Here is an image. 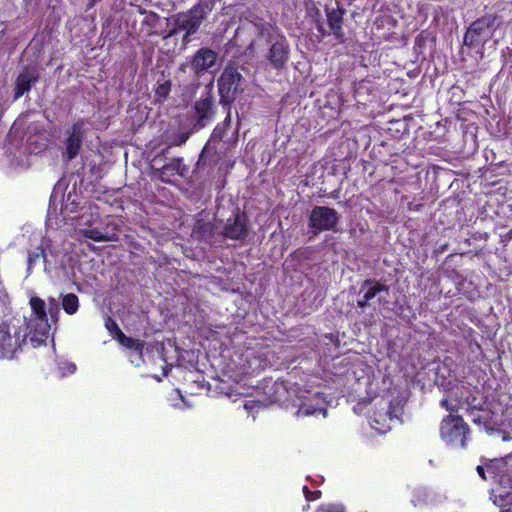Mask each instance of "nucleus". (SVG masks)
<instances>
[{"label":"nucleus","instance_id":"nucleus-1","mask_svg":"<svg viewBox=\"0 0 512 512\" xmlns=\"http://www.w3.org/2000/svg\"><path fill=\"white\" fill-rule=\"evenodd\" d=\"M256 31L260 37L266 38L270 47L267 52V60L269 65L275 70H283L286 68L290 60V44L287 38L278 31L270 23L259 22Z\"/></svg>","mask_w":512,"mask_h":512},{"label":"nucleus","instance_id":"nucleus-2","mask_svg":"<svg viewBox=\"0 0 512 512\" xmlns=\"http://www.w3.org/2000/svg\"><path fill=\"white\" fill-rule=\"evenodd\" d=\"M242 80L243 76L236 67L228 65L224 68L217 80L219 104L224 110H231L232 104L243 92Z\"/></svg>","mask_w":512,"mask_h":512},{"label":"nucleus","instance_id":"nucleus-3","mask_svg":"<svg viewBox=\"0 0 512 512\" xmlns=\"http://www.w3.org/2000/svg\"><path fill=\"white\" fill-rule=\"evenodd\" d=\"M470 432L469 425L460 415L449 414L441 420L440 436L447 445L465 448Z\"/></svg>","mask_w":512,"mask_h":512},{"label":"nucleus","instance_id":"nucleus-4","mask_svg":"<svg viewBox=\"0 0 512 512\" xmlns=\"http://www.w3.org/2000/svg\"><path fill=\"white\" fill-rule=\"evenodd\" d=\"M207 13L201 3L195 4L186 12L178 13L174 19V28L169 31L166 37L173 36L178 31L195 34L205 20Z\"/></svg>","mask_w":512,"mask_h":512},{"label":"nucleus","instance_id":"nucleus-5","mask_svg":"<svg viewBox=\"0 0 512 512\" xmlns=\"http://www.w3.org/2000/svg\"><path fill=\"white\" fill-rule=\"evenodd\" d=\"M340 221L339 213L327 206H315L309 215L308 226L314 236L322 231H337Z\"/></svg>","mask_w":512,"mask_h":512},{"label":"nucleus","instance_id":"nucleus-6","mask_svg":"<svg viewBox=\"0 0 512 512\" xmlns=\"http://www.w3.org/2000/svg\"><path fill=\"white\" fill-rule=\"evenodd\" d=\"M221 235L225 239L243 242L249 235V220L245 212L239 207L234 208L232 215L227 219Z\"/></svg>","mask_w":512,"mask_h":512},{"label":"nucleus","instance_id":"nucleus-7","mask_svg":"<svg viewBox=\"0 0 512 512\" xmlns=\"http://www.w3.org/2000/svg\"><path fill=\"white\" fill-rule=\"evenodd\" d=\"M496 19L494 14H485L473 21L464 34V44L473 48L482 42L494 28Z\"/></svg>","mask_w":512,"mask_h":512},{"label":"nucleus","instance_id":"nucleus-8","mask_svg":"<svg viewBox=\"0 0 512 512\" xmlns=\"http://www.w3.org/2000/svg\"><path fill=\"white\" fill-rule=\"evenodd\" d=\"M194 110L196 114L194 126L196 128L202 129L213 121L216 115V105L212 85L208 86L207 91L195 102Z\"/></svg>","mask_w":512,"mask_h":512},{"label":"nucleus","instance_id":"nucleus-9","mask_svg":"<svg viewBox=\"0 0 512 512\" xmlns=\"http://www.w3.org/2000/svg\"><path fill=\"white\" fill-rule=\"evenodd\" d=\"M26 331L21 333V341L26 342L27 337L34 345L45 343L51 330L52 323L48 318L25 319Z\"/></svg>","mask_w":512,"mask_h":512},{"label":"nucleus","instance_id":"nucleus-10","mask_svg":"<svg viewBox=\"0 0 512 512\" xmlns=\"http://www.w3.org/2000/svg\"><path fill=\"white\" fill-rule=\"evenodd\" d=\"M325 13L330 31H326L321 23H318L317 30L321 33L322 36L332 34L337 41L343 42L345 39V34L343 31L345 10L340 7H326Z\"/></svg>","mask_w":512,"mask_h":512},{"label":"nucleus","instance_id":"nucleus-11","mask_svg":"<svg viewBox=\"0 0 512 512\" xmlns=\"http://www.w3.org/2000/svg\"><path fill=\"white\" fill-rule=\"evenodd\" d=\"M84 137V121L78 120L77 122H74L70 129L67 131V137L65 139V151L63 152V156L67 161H71L78 156L83 144Z\"/></svg>","mask_w":512,"mask_h":512},{"label":"nucleus","instance_id":"nucleus-12","mask_svg":"<svg viewBox=\"0 0 512 512\" xmlns=\"http://www.w3.org/2000/svg\"><path fill=\"white\" fill-rule=\"evenodd\" d=\"M217 59L218 53L216 51L208 47H202L188 60V64L196 76H201L215 66Z\"/></svg>","mask_w":512,"mask_h":512},{"label":"nucleus","instance_id":"nucleus-13","mask_svg":"<svg viewBox=\"0 0 512 512\" xmlns=\"http://www.w3.org/2000/svg\"><path fill=\"white\" fill-rule=\"evenodd\" d=\"M22 344L21 331H16L12 336L7 324L0 325V358L11 359Z\"/></svg>","mask_w":512,"mask_h":512},{"label":"nucleus","instance_id":"nucleus-14","mask_svg":"<svg viewBox=\"0 0 512 512\" xmlns=\"http://www.w3.org/2000/svg\"><path fill=\"white\" fill-rule=\"evenodd\" d=\"M39 78L40 75L36 67H24L15 80L14 100L29 92L32 86L39 81Z\"/></svg>","mask_w":512,"mask_h":512},{"label":"nucleus","instance_id":"nucleus-15","mask_svg":"<svg viewBox=\"0 0 512 512\" xmlns=\"http://www.w3.org/2000/svg\"><path fill=\"white\" fill-rule=\"evenodd\" d=\"M383 291H388V287L374 279H366L360 287V293H363L361 299L357 300V306L361 309L366 308L370 301L373 300L377 294Z\"/></svg>","mask_w":512,"mask_h":512},{"label":"nucleus","instance_id":"nucleus-16","mask_svg":"<svg viewBox=\"0 0 512 512\" xmlns=\"http://www.w3.org/2000/svg\"><path fill=\"white\" fill-rule=\"evenodd\" d=\"M215 231L216 225L204 219H198L193 227V235L210 246H217L214 239Z\"/></svg>","mask_w":512,"mask_h":512},{"label":"nucleus","instance_id":"nucleus-17","mask_svg":"<svg viewBox=\"0 0 512 512\" xmlns=\"http://www.w3.org/2000/svg\"><path fill=\"white\" fill-rule=\"evenodd\" d=\"M458 392V399L461 400L462 405L466 404V413L476 412L477 408L481 407L477 402V397L472 394V390L462 385L456 389Z\"/></svg>","mask_w":512,"mask_h":512},{"label":"nucleus","instance_id":"nucleus-18","mask_svg":"<svg viewBox=\"0 0 512 512\" xmlns=\"http://www.w3.org/2000/svg\"><path fill=\"white\" fill-rule=\"evenodd\" d=\"M467 415L471 417V420L475 425L483 426L484 428H488L492 423V411L485 409L482 406L477 408L476 412L467 413Z\"/></svg>","mask_w":512,"mask_h":512},{"label":"nucleus","instance_id":"nucleus-19","mask_svg":"<svg viewBox=\"0 0 512 512\" xmlns=\"http://www.w3.org/2000/svg\"><path fill=\"white\" fill-rule=\"evenodd\" d=\"M226 117L223 122L218 123L213 129L211 139L214 141H222L227 134V131L231 128L232 115L231 110H225Z\"/></svg>","mask_w":512,"mask_h":512},{"label":"nucleus","instance_id":"nucleus-20","mask_svg":"<svg viewBox=\"0 0 512 512\" xmlns=\"http://www.w3.org/2000/svg\"><path fill=\"white\" fill-rule=\"evenodd\" d=\"M29 304L32 310V314L29 319L48 318L46 303L42 298L33 296L30 298Z\"/></svg>","mask_w":512,"mask_h":512},{"label":"nucleus","instance_id":"nucleus-21","mask_svg":"<svg viewBox=\"0 0 512 512\" xmlns=\"http://www.w3.org/2000/svg\"><path fill=\"white\" fill-rule=\"evenodd\" d=\"M122 346L134 350L140 359L143 357V350L145 346V342L139 339H135L132 337H128L125 334L120 335V338L117 340Z\"/></svg>","mask_w":512,"mask_h":512},{"label":"nucleus","instance_id":"nucleus-22","mask_svg":"<svg viewBox=\"0 0 512 512\" xmlns=\"http://www.w3.org/2000/svg\"><path fill=\"white\" fill-rule=\"evenodd\" d=\"M62 308L68 315L75 314L79 309V298L74 293L65 294L62 298Z\"/></svg>","mask_w":512,"mask_h":512},{"label":"nucleus","instance_id":"nucleus-23","mask_svg":"<svg viewBox=\"0 0 512 512\" xmlns=\"http://www.w3.org/2000/svg\"><path fill=\"white\" fill-rule=\"evenodd\" d=\"M46 260V253L45 250L39 246L35 249L33 252H29L28 258H27V274H31L32 268L40 261Z\"/></svg>","mask_w":512,"mask_h":512},{"label":"nucleus","instance_id":"nucleus-24","mask_svg":"<svg viewBox=\"0 0 512 512\" xmlns=\"http://www.w3.org/2000/svg\"><path fill=\"white\" fill-rule=\"evenodd\" d=\"M453 394L455 395L454 401H451L448 398H443L440 401V406L447 410L449 414H456L462 407V402L458 399V392L455 391Z\"/></svg>","mask_w":512,"mask_h":512},{"label":"nucleus","instance_id":"nucleus-25","mask_svg":"<svg viewBox=\"0 0 512 512\" xmlns=\"http://www.w3.org/2000/svg\"><path fill=\"white\" fill-rule=\"evenodd\" d=\"M105 328L109 331L110 335L118 340L120 338V335L124 334L123 331L120 329L117 322L110 316H107L105 318Z\"/></svg>","mask_w":512,"mask_h":512},{"label":"nucleus","instance_id":"nucleus-26","mask_svg":"<svg viewBox=\"0 0 512 512\" xmlns=\"http://www.w3.org/2000/svg\"><path fill=\"white\" fill-rule=\"evenodd\" d=\"M428 502V495L423 489H416L413 491L411 503L415 507H424Z\"/></svg>","mask_w":512,"mask_h":512},{"label":"nucleus","instance_id":"nucleus-27","mask_svg":"<svg viewBox=\"0 0 512 512\" xmlns=\"http://www.w3.org/2000/svg\"><path fill=\"white\" fill-rule=\"evenodd\" d=\"M171 91V81L170 80H163L157 81L156 88L154 90L155 95L159 98H167Z\"/></svg>","mask_w":512,"mask_h":512},{"label":"nucleus","instance_id":"nucleus-28","mask_svg":"<svg viewBox=\"0 0 512 512\" xmlns=\"http://www.w3.org/2000/svg\"><path fill=\"white\" fill-rule=\"evenodd\" d=\"M48 314L50 316L51 323L56 324L59 320L60 307H59V303L54 298H50L48 301L47 315Z\"/></svg>","mask_w":512,"mask_h":512},{"label":"nucleus","instance_id":"nucleus-29","mask_svg":"<svg viewBox=\"0 0 512 512\" xmlns=\"http://www.w3.org/2000/svg\"><path fill=\"white\" fill-rule=\"evenodd\" d=\"M84 236L88 239H91L96 242L101 241H109L112 240V238L108 237L107 235L103 234L99 229L93 228V229H85L83 232Z\"/></svg>","mask_w":512,"mask_h":512},{"label":"nucleus","instance_id":"nucleus-30","mask_svg":"<svg viewBox=\"0 0 512 512\" xmlns=\"http://www.w3.org/2000/svg\"><path fill=\"white\" fill-rule=\"evenodd\" d=\"M208 147V144H206L204 146V148L202 149L200 155H199V159L196 163V168L197 169H204L207 165H209V151L207 149Z\"/></svg>","mask_w":512,"mask_h":512},{"label":"nucleus","instance_id":"nucleus-31","mask_svg":"<svg viewBox=\"0 0 512 512\" xmlns=\"http://www.w3.org/2000/svg\"><path fill=\"white\" fill-rule=\"evenodd\" d=\"M315 512H345V508L339 504H326L319 506Z\"/></svg>","mask_w":512,"mask_h":512},{"label":"nucleus","instance_id":"nucleus-32","mask_svg":"<svg viewBox=\"0 0 512 512\" xmlns=\"http://www.w3.org/2000/svg\"><path fill=\"white\" fill-rule=\"evenodd\" d=\"M190 135L191 132L189 131L178 133L171 141L170 146H181L185 144Z\"/></svg>","mask_w":512,"mask_h":512},{"label":"nucleus","instance_id":"nucleus-33","mask_svg":"<svg viewBox=\"0 0 512 512\" xmlns=\"http://www.w3.org/2000/svg\"><path fill=\"white\" fill-rule=\"evenodd\" d=\"M159 19L160 16L158 13L154 11H149V13H147V16H145L144 18L143 24L148 25L150 27H154Z\"/></svg>","mask_w":512,"mask_h":512},{"label":"nucleus","instance_id":"nucleus-34","mask_svg":"<svg viewBox=\"0 0 512 512\" xmlns=\"http://www.w3.org/2000/svg\"><path fill=\"white\" fill-rule=\"evenodd\" d=\"M303 494H304L306 500L309 502V501H315V500L319 499L321 496V491H319V490L312 491L307 486H304Z\"/></svg>","mask_w":512,"mask_h":512},{"label":"nucleus","instance_id":"nucleus-35","mask_svg":"<svg viewBox=\"0 0 512 512\" xmlns=\"http://www.w3.org/2000/svg\"><path fill=\"white\" fill-rule=\"evenodd\" d=\"M505 471L509 476L510 484L512 486V452L504 458Z\"/></svg>","mask_w":512,"mask_h":512},{"label":"nucleus","instance_id":"nucleus-36","mask_svg":"<svg viewBox=\"0 0 512 512\" xmlns=\"http://www.w3.org/2000/svg\"><path fill=\"white\" fill-rule=\"evenodd\" d=\"M314 412H315L314 410H311L309 408H306L305 406H302L297 411V414L298 415H303V416H309V415L314 414Z\"/></svg>","mask_w":512,"mask_h":512},{"label":"nucleus","instance_id":"nucleus-37","mask_svg":"<svg viewBox=\"0 0 512 512\" xmlns=\"http://www.w3.org/2000/svg\"><path fill=\"white\" fill-rule=\"evenodd\" d=\"M447 249H448V243H444V244H441L440 246H438L435 249L434 253L436 255H440V254L444 253Z\"/></svg>","mask_w":512,"mask_h":512},{"label":"nucleus","instance_id":"nucleus-38","mask_svg":"<svg viewBox=\"0 0 512 512\" xmlns=\"http://www.w3.org/2000/svg\"><path fill=\"white\" fill-rule=\"evenodd\" d=\"M476 470H477L478 475H479L482 479H484V480H486V479H487V478H486V475H485V468H484L482 465H478V466H477V468H476Z\"/></svg>","mask_w":512,"mask_h":512},{"label":"nucleus","instance_id":"nucleus-39","mask_svg":"<svg viewBox=\"0 0 512 512\" xmlns=\"http://www.w3.org/2000/svg\"><path fill=\"white\" fill-rule=\"evenodd\" d=\"M192 35H193V34H188V32H187V31H185V33H184V35H183V38H182V42H183V44H188V43L191 41V38H190V37H191Z\"/></svg>","mask_w":512,"mask_h":512},{"label":"nucleus","instance_id":"nucleus-40","mask_svg":"<svg viewBox=\"0 0 512 512\" xmlns=\"http://www.w3.org/2000/svg\"><path fill=\"white\" fill-rule=\"evenodd\" d=\"M501 512H512V501L508 502Z\"/></svg>","mask_w":512,"mask_h":512},{"label":"nucleus","instance_id":"nucleus-41","mask_svg":"<svg viewBox=\"0 0 512 512\" xmlns=\"http://www.w3.org/2000/svg\"><path fill=\"white\" fill-rule=\"evenodd\" d=\"M137 12L140 15H145V16H147V13H149V11L146 10L145 8H143L142 6H137Z\"/></svg>","mask_w":512,"mask_h":512},{"label":"nucleus","instance_id":"nucleus-42","mask_svg":"<svg viewBox=\"0 0 512 512\" xmlns=\"http://www.w3.org/2000/svg\"><path fill=\"white\" fill-rule=\"evenodd\" d=\"M478 238L486 241L489 238V234L487 232L479 234Z\"/></svg>","mask_w":512,"mask_h":512},{"label":"nucleus","instance_id":"nucleus-43","mask_svg":"<svg viewBox=\"0 0 512 512\" xmlns=\"http://www.w3.org/2000/svg\"><path fill=\"white\" fill-rule=\"evenodd\" d=\"M505 239L506 240H511L512 239V229L506 233Z\"/></svg>","mask_w":512,"mask_h":512},{"label":"nucleus","instance_id":"nucleus-44","mask_svg":"<svg viewBox=\"0 0 512 512\" xmlns=\"http://www.w3.org/2000/svg\"><path fill=\"white\" fill-rule=\"evenodd\" d=\"M308 508H309V504H307V505L303 508V510L305 511V510H307Z\"/></svg>","mask_w":512,"mask_h":512}]
</instances>
